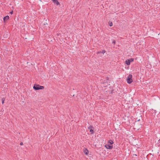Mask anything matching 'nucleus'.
<instances>
[{
  "instance_id": "nucleus-1",
  "label": "nucleus",
  "mask_w": 160,
  "mask_h": 160,
  "mask_svg": "<svg viewBox=\"0 0 160 160\" xmlns=\"http://www.w3.org/2000/svg\"><path fill=\"white\" fill-rule=\"evenodd\" d=\"M33 88L35 90H38L39 89H43L44 88V87L42 86H40L39 85H36L34 86Z\"/></svg>"
},
{
  "instance_id": "nucleus-2",
  "label": "nucleus",
  "mask_w": 160,
  "mask_h": 160,
  "mask_svg": "<svg viewBox=\"0 0 160 160\" xmlns=\"http://www.w3.org/2000/svg\"><path fill=\"white\" fill-rule=\"evenodd\" d=\"M132 75L130 74L127 77V81L128 83L130 84L132 82Z\"/></svg>"
},
{
  "instance_id": "nucleus-3",
  "label": "nucleus",
  "mask_w": 160,
  "mask_h": 160,
  "mask_svg": "<svg viewBox=\"0 0 160 160\" xmlns=\"http://www.w3.org/2000/svg\"><path fill=\"white\" fill-rule=\"evenodd\" d=\"M105 146L107 148L109 149H112L113 147L112 145H109L108 144H106Z\"/></svg>"
},
{
  "instance_id": "nucleus-4",
  "label": "nucleus",
  "mask_w": 160,
  "mask_h": 160,
  "mask_svg": "<svg viewBox=\"0 0 160 160\" xmlns=\"http://www.w3.org/2000/svg\"><path fill=\"white\" fill-rule=\"evenodd\" d=\"M9 19V17L8 16H7L3 18V21L4 22L8 20Z\"/></svg>"
},
{
  "instance_id": "nucleus-5",
  "label": "nucleus",
  "mask_w": 160,
  "mask_h": 160,
  "mask_svg": "<svg viewBox=\"0 0 160 160\" xmlns=\"http://www.w3.org/2000/svg\"><path fill=\"white\" fill-rule=\"evenodd\" d=\"M84 152L86 155H88V150L87 149L85 148V149L84 150Z\"/></svg>"
},
{
  "instance_id": "nucleus-6",
  "label": "nucleus",
  "mask_w": 160,
  "mask_h": 160,
  "mask_svg": "<svg viewBox=\"0 0 160 160\" xmlns=\"http://www.w3.org/2000/svg\"><path fill=\"white\" fill-rule=\"evenodd\" d=\"M125 63L128 65H129L130 64V62L129 59L125 61Z\"/></svg>"
},
{
  "instance_id": "nucleus-7",
  "label": "nucleus",
  "mask_w": 160,
  "mask_h": 160,
  "mask_svg": "<svg viewBox=\"0 0 160 160\" xmlns=\"http://www.w3.org/2000/svg\"><path fill=\"white\" fill-rule=\"evenodd\" d=\"M106 52V51L105 50H103L102 51H99L97 52L98 54H99V53H102L103 54L104 53Z\"/></svg>"
},
{
  "instance_id": "nucleus-8",
  "label": "nucleus",
  "mask_w": 160,
  "mask_h": 160,
  "mask_svg": "<svg viewBox=\"0 0 160 160\" xmlns=\"http://www.w3.org/2000/svg\"><path fill=\"white\" fill-rule=\"evenodd\" d=\"M54 3L57 5H58L60 4L59 2L57 0H56L53 1Z\"/></svg>"
},
{
  "instance_id": "nucleus-9",
  "label": "nucleus",
  "mask_w": 160,
  "mask_h": 160,
  "mask_svg": "<svg viewBox=\"0 0 160 160\" xmlns=\"http://www.w3.org/2000/svg\"><path fill=\"white\" fill-rule=\"evenodd\" d=\"M113 142L111 140H110L108 141V143L109 144H110L111 145H112L113 144Z\"/></svg>"
},
{
  "instance_id": "nucleus-10",
  "label": "nucleus",
  "mask_w": 160,
  "mask_h": 160,
  "mask_svg": "<svg viewBox=\"0 0 160 160\" xmlns=\"http://www.w3.org/2000/svg\"><path fill=\"white\" fill-rule=\"evenodd\" d=\"M5 100V99L4 98H2V104H3L4 103Z\"/></svg>"
},
{
  "instance_id": "nucleus-11",
  "label": "nucleus",
  "mask_w": 160,
  "mask_h": 160,
  "mask_svg": "<svg viewBox=\"0 0 160 160\" xmlns=\"http://www.w3.org/2000/svg\"><path fill=\"white\" fill-rule=\"evenodd\" d=\"M93 128V127L92 126H90L88 127V129H92V128Z\"/></svg>"
},
{
  "instance_id": "nucleus-12",
  "label": "nucleus",
  "mask_w": 160,
  "mask_h": 160,
  "mask_svg": "<svg viewBox=\"0 0 160 160\" xmlns=\"http://www.w3.org/2000/svg\"><path fill=\"white\" fill-rule=\"evenodd\" d=\"M129 61H130V62H132L133 61V59L131 58L130 59H129Z\"/></svg>"
},
{
  "instance_id": "nucleus-13",
  "label": "nucleus",
  "mask_w": 160,
  "mask_h": 160,
  "mask_svg": "<svg viewBox=\"0 0 160 160\" xmlns=\"http://www.w3.org/2000/svg\"><path fill=\"white\" fill-rule=\"evenodd\" d=\"M90 132H91L92 133H93V131L92 129H90Z\"/></svg>"
},
{
  "instance_id": "nucleus-14",
  "label": "nucleus",
  "mask_w": 160,
  "mask_h": 160,
  "mask_svg": "<svg viewBox=\"0 0 160 160\" xmlns=\"http://www.w3.org/2000/svg\"><path fill=\"white\" fill-rule=\"evenodd\" d=\"M109 26L111 27L112 26V22L109 23Z\"/></svg>"
},
{
  "instance_id": "nucleus-15",
  "label": "nucleus",
  "mask_w": 160,
  "mask_h": 160,
  "mask_svg": "<svg viewBox=\"0 0 160 160\" xmlns=\"http://www.w3.org/2000/svg\"><path fill=\"white\" fill-rule=\"evenodd\" d=\"M112 43H113L114 44L115 43V40H113L112 41Z\"/></svg>"
},
{
  "instance_id": "nucleus-16",
  "label": "nucleus",
  "mask_w": 160,
  "mask_h": 160,
  "mask_svg": "<svg viewBox=\"0 0 160 160\" xmlns=\"http://www.w3.org/2000/svg\"><path fill=\"white\" fill-rule=\"evenodd\" d=\"M13 12V11H12L10 13L11 14H12Z\"/></svg>"
},
{
  "instance_id": "nucleus-17",
  "label": "nucleus",
  "mask_w": 160,
  "mask_h": 160,
  "mask_svg": "<svg viewBox=\"0 0 160 160\" xmlns=\"http://www.w3.org/2000/svg\"><path fill=\"white\" fill-rule=\"evenodd\" d=\"M20 145H23V143L22 142H21L20 143Z\"/></svg>"
},
{
  "instance_id": "nucleus-18",
  "label": "nucleus",
  "mask_w": 160,
  "mask_h": 160,
  "mask_svg": "<svg viewBox=\"0 0 160 160\" xmlns=\"http://www.w3.org/2000/svg\"><path fill=\"white\" fill-rule=\"evenodd\" d=\"M159 141H160V139L159 140Z\"/></svg>"
}]
</instances>
